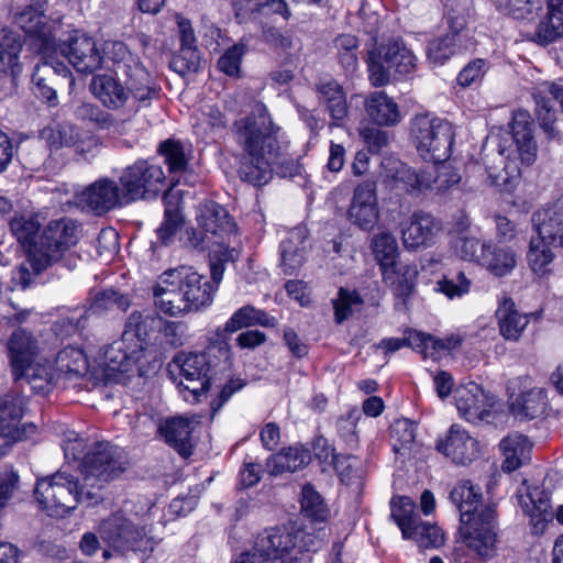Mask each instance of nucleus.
<instances>
[{
	"label": "nucleus",
	"instance_id": "f257e3e1",
	"mask_svg": "<svg viewBox=\"0 0 563 563\" xmlns=\"http://www.w3.org/2000/svg\"><path fill=\"white\" fill-rule=\"evenodd\" d=\"M232 134L243 151L239 167L243 181L265 185L272 178L274 166L283 177L298 174V163L288 155L289 142L263 103H256L249 114L236 120Z\"/></svg>",
	"mask_w": 563,
	"mask_h": 563
},
{
	"label": "nucleus",
	"instance_id": "f03ea898",
	"mask_svg": "<svg viewBox=\"0 0 563 563\" xmlns=\"http://www.w3.org/2000/svg\"><path fill=\"white\" fill-rule=\"evenodd\" d=\"M207 341L203 352L183 354L175 358L179 367V386L188 390L195 400L208 391L219 373L230 367V354L224 342L212 340L210 333Z\"/></svg>",
	"mask_w": 563,
	"mask_h": 563
},
{
	"label": "nucleus",
	"instance_id": "7ed1b4c3",
	"mask_svg": "<svg viewBox=\"0 0 563 563\" xmlns=\"http://www.w3.org/2000/svg\"><path fill=\"white\" fill-rule=\"evenodd\" d=\"M89 486L79 485L70 474L59 471L52 476L37 478V504L51 517H63L74 510L79 503L92 504L99 496L88 489Z\"/></svg>",
	"mask_w": 563,
	"mask_h": 563
},
{
	"label": "nucleus",
	"instance_id": "20e7f679",
	"mask_svg": "<svg viewBox=\"0 0 563 563\" xmlns=\"http://www.w3.org/2000/svg\"><path fill=\"white\" fill-rule=\"evenodd\" d=\"M40 18L37 12V54H42L43 58L54 59L60 52L82 74H92L102 67L103 57L91 37L77 34L60 46L55 40L52 26L46 27Z\"/></svg>",
	"mask_w": 563,
	"mask_h": 563
},
{
	"label": "nucleus",
	"instance_id": "39448f33",
	"mask_svg": "<svg viewBox=\"0 0 563 563\" xmlns=\"http://www.w3.org/2000/svg\"><path fill=\"white\" fill-rule=\"evenodd\" d=\"M372 250L383 282L391 288L395 297L405 306L416 287L418 276L416 265L397 263L399 249L396 238L390 232L375 234L372 239Z\"/></svg>",
	"mask_w": 563,
	"mask_h": 563
},
{
	"label": "nucleus",
	"instance_id": "423d86ee",
	"mask_svg": "<svg viewBox=\"0 0 563 563\" xmlns=\"http://www.w3.org/2000/svg\"><path fill=\"white\" fill-rule=\"evenodd\" d=\"M410 135L424 161L441 163L450 157L454 130L448 120L431 113L417 114L410 123Z\"/></svg>",
	"mask_w": 563,
	"mask_h": 563
},
{
	"label": "nucleus",
	"instance_id": "0eeeda50",
	"mask_svg": "<svg viewBox=\"0 0 563 563\" xmlns=\"http://www.w3.org/2000/svg\"><path fill=\"white\" fill-rule=\"evenodd\" d=\"M129 466L125 452L107 441L93 442L79 465L82 481L91 489H102L119 479Z\"/></svg>",
	"mask_w": 563,
	"mask_h": 563
},
{
	"label": "nucleus",
	"instance_id": "6e6552de",
	"mask_svg": "<svg viewBox=\"0 0 563 563\" xmlns=\"http://www.w3.org/2000/svg\"><path fill=\"white\" fill-rule=\"evenodd\" d=\"M459 541L481 560L494 558L498 550V529L495 509L486 506L481 512H462L459 528Z\"/></svg>",
	"mask_w": 563,
	"mask_h": 563
},
{
	"label": "nucleus",
	"instance_id": "1a4fd4ad",
	"mask_svg": "<svg viewBox=\"0 0 563 563\" xmlns=\"http://www.w3.org/2000/svg\"><path fill=\"white\" fill-rule=\"evenodd\" d=\"M391 70L395 75L409 77L417 70V57L400 41H391L372 53L368 60L369 79L373 86L383 87L390 80Z\"/></svg>",
	"mask_w": 563,
	"mask_h": 563
},
{
	"label": "nucleus",
	"instance_id": "9d476101",
	"mask_svg": "<svg viewBox=\"0 0 563 563\" xmlns=\"http://www.w3.org/2000/svg\"><path fill=\"white\" fill-rule=\"evenodd\" d=\"M165 173L161 165L150 159H137L125 167L120 176L125 201L151 199L158 196L165 186Z\"/></svg>",
	"mask_w": 563,
	"mask_h": 563
},
{
	"label": "nucleus",
	"instance_id": "9b49d317",
	"mask_svg": "<svg viewBox=\"0 0 563 563\" xmlns=\"http://www.w3.org/2000/svg\"><path fill=\"white\" fill-rule=\"evenodd\" d=\"M130 307V299L113 289L96 292L88 307H77L68 316L59 318L53 330L57 336H68L86 327L90 314H102L114 309L125 311Z\"/></svg>",
	"mask_w": 563,
	"mask_h": 563
},
{
	"label": "nucleus",
	"instance_id": "f8f14e48",
	"mask_svg": "<svg viewBox=\"0 0 563 563\" xmlns=\"http://www.w3.org/2000/svg\"><path fill=\"white\" fill-rule=\"evenodd\" d=\"M78 240V227L70 219L54 220L44 230L37 246V274L57 263Z\"/></svg>",
	"mask_w": 563,
	"mask_h": 563
},
{
	"label": "nucleus",
	"instance_id": "ddd939ff",
	"mask_svg": "<svg viewBox=\"0 0 563 563\" xmlns=\"http://www.w3.org/2000/svg\"><path fill=\"white\" fill-rule=\"evenodd\" d=\"M100 536L113 551L125 554L130 551L146 550L150 539L144 530L129 519L112 515L100 525Z\"/></svg>",
	"mask_w": 563,
	"mask_h": 563
},
{
	"label": "nucleus",
	"instance_id": "4468645a",
	"mask_svg": "<svg viewBox=\"0 0 563 563\" xmlns=\"http://www.w3.org/2000/svg\"><path fill=\"white\" fill-rule=\"evenodd\" d=\"M88 371V358L85 352L77 346H66L60 350L55 358L54 366L37 364V380H44V385L37 384V396H46L51 393L53 384L60 375L81 376Z\"/></svg>",
	"mask_w": 563,
	"mask_h": 563
},
{
	"label": "nucleus",
	"instance_id": "2eb2a0df",
	"mask_svg": "<svg viewBox=\"0 0 563 563\" xmlns=\"http://www.w3.org/2000/svg\"><path fill=\"white\" fill-rule=\"evenodd\" d=\"M305 539H311L309 534L302 531H295L287 527L266 528L254 536L253 541L258 551V558H263L265 563L279 561L282 558L296 551V545L303 542Z\"/></svg>",
	"mask_w": 563,
	"mask_h": 563
},
{
	"label": "nucleus",
	"instance_id": "dca6fc26",
	"mask_svg": "<svg viewBox=\"0 0 563 563\" xmlns=\"http://www.w3.org/2000/svg\"><path fill=\"white\" fill-rule=\"evenodd\" d=\"M379 178L390 190H401L417 195L428 190V176L424 169H416L394 156L382 159Z\"/></svg>",
	"mask_w": 563,
	"mask_h": 563
},
{
	"label": "nucleus",
	"instance_id": "f3484780",
	"mask_svg": "<svg viewBox=\"0 0 563 563\" xmlns=\"http://www.w3.org/2000/svg\"><path fill=\"white\" fill-rule=\"evenodd\" d=\"M129 338L130 334L121 335L119 340L106 346L102 358L104 369L109 375L114 373H133L134 371L140 376L143 375L140 362L145 353L142 352L140 344L130 342Z\"/></svg>",
	"mask_w": 563,
	"mask_h": 563
},
{
	"label": "nucleus",
	"instance_id": "a211bd4d",
	"mask_svg": "<svg viewBox=\"0 0 563 563\" xmlns=\"http://www.w3.org/2000/svg\"><path fill=\"white\" fill-rule=\"evenodd\" d=\"M153 298L155 308L166 316L180 317L192 312L173 268L159 276L158 283L153 288Z\"/></svg>",
	"mask_w": 563,
	"mask_h": 563
},
{
	"label": "nucleus",
	"instance_id": "6ab92c4d",
	"mask_svg": "<svg viewBox=\"0 0 563 563\" xmlns=\"http://www.w3.org/2000/svg\"><path fill=\"white\" fill-rule=\"evenodd\" d=\"M454 401L460 415L470 422L489 417L494 406L493 397L475 382L459 385L454 391Z\"/></svg>",
	"mask_w": 563,
	"mask_h": 563
},
{
	"label": "nucleus",
	"instance_id": "aec40b11",
	"mask_svg": "<svg viewBox=\"0 0 563 563\" xmlns=\"http://www.w3.org/2000/svg\"><path fill=\"white\" fill-rule=\"evenodd\" d=\"M199 423L196 416H174L161 419L157 424V435L184 457L192 454L191 434Z\"/></svg>",
	"mask_w": 563,
	"mask_h": 563
},
{
	"label": "nucleus",
	"instance_id": "412c9836",
	"mask_svg": "<svg viewBox=\"0 0 563 563\" xmlns=\"http://www.w3.org/2000/svg\"><path fill=\"white\" fill-rule=\"evenodd\" d=\"M84 208H88L98 214L108 212L117 207L130 203L125 201L124 189L109 178L96 180L79 196Z\"/></svg>",
	"mask_w": 563,
	"mask_h": 563
},
{
	"label": "nucleus",
	"instance_id": "4be33fe9",
	"mask_svg": "<svg viewBox=\"0 0 563 563\" xmlns=\"http://www.w3.org/2000/svg\"><path fill=\"white\" fill-rule=\"evenodd\" d=\"M350 220L362 230H372L379 220L376 185L366 180L354 189L353 199L349 208Z\"/></svg>",
	"mask_w": 563,
	"mask_h": 563
},
{
	"label": "nucleus",
	"instance_id": "5701e85b",
	"mask_svg": "<svg viewBox=\"0 0 563 563\" xmlns=\"http://www.w3.org/2000/svg\"><path fill=\"white\" fill-rule=\"evenodd\" d=\"M173 271L192 312L211 305L216 287L205 276L190 266H179Z\"/></svg>",
	"mask_w": 563,
	"mask_h": 563
},
{
	"label": "nucleus",
	"instance_id": "b1692460",
	"mask_svg": "<svg viewBox=\"0 0 563 563\" xmlns=\"http://www.w3.org/2000/svg\"><path fill=\"white\" fill-rule=\"evenodd\" d=\"M277 324L278 321L275 317L268 316L264 310L257 309L254 306L245 305L238 309L223 327H218L210 334L212 340L221 343L223 341L225 347L230 351V335L232 333L253 325L275 328Z\"/></svg>",
	"mask_w": 563,
	"mask_h": 563
},
{
	"label": "nucleus",
	"instance_id": "393cba45",
	"mask_svg": "<svg viewBox=\"0 0 563 563\" xmlns=\"http://www.w3.org/2000/svg\"><path fill=\"white\" fill-rule=\"evenodd\" d=\"M8 349L14 382L31 383V378L35 376V374H29L35 361V341L32 334L26 333L23 329L14 331L9 340Z\"/></svg>",
	"mask_w": 563,
	"mask_h": 563
},
{
	"label": "nucleus",
	"instance_id": "a878e982",
	"mask_svg": "<svg viewBox=\"0 0 563 563\" xmlns=\"http://www.w3.org/2000/svg\"><path fill=\"white\" fill-rule=\"evenodd\" d=\"M437 450L451 459L455 464L466 465L479 455V446L476 439L466 430L453 424L446 438L437 442Z\"/></svg>",
	"mask_w": 563,
	"mask_h": 563
},
{
	"label": "nucleus",
	"instance_id": "bb28decb",
	"mask_svg": "<svg viewBox=\"0 0 563 563\" xmlns=\"http://www.w3.org/2000/svg\"><path fill=\"white\" fill-rule=\"evenodd\" d=\"M196 220L206 236L210 235L213 240L230 239L235 233L236 225L229 212L216 201L200 203Z\"/></svg>",
	"mask_w": 563,
	"mask_h": 563
},
{
	"label": "nucleus",
	"instance_id": "cd10ccee",
	"mask_svg": "<svg viewBox=\"0 0 563 563\" xmlns=\"http://www.w3.org/2000/svg\"><path fill=\"white\" fill-rule=\"evenodd\" d=\"M440 229V222L430 213L415 212L409 221L402 225V244L407 250L428 246L433 242Z\"/></svg>",
	"mask_w": 563,
	"mask_h": 563
},
{
	"label": "nucleus",
	"instance_id": "c85d7f7f",
	"mask_svg": "<svg viewBox=\"0 0 563 563\" xmlns=\"http://www.w3.org/2000/svg\"><path fill=\"white\" fill-rule=\"evenodd\" d=\"M518 496L519 503L523 511L531 518L532 525L536 529L542 530L554 516L547 489L539 486L532 489L519 488Z\"/></svg>",
	"mask_w": 563,
	"mask_h": 563
},
{
	"label": "nucleus",
	"instance_id": "c756f323",
	"mask_svg": "<svg viewBox=\"0 0 563 563\" xmlns=\"http://www.w3.org/2000/svg\"><path fill=\"white\" fill-rule=\"evenodd\" d=\"M532 222L539 236L553 247H563V199L536 212Z\"/></svg>",
	"mask_w": 563,
	"mask_h": 563
},
{
	"label": "nucleus",
	"instance_id": "7c9ffc66",
	"mask_svg": "<svg viewBox=\"0 0 563 563\" xmlns=\"http://www.w3.org/2000/svg\"><path fill=\"white\" fill-rule=\"evenodd\" d=\"M533 120L526 110H518L512 115L511 134L521 162L531 165L537 157V144L533 139Z\"/></svg>",
	"mask_w": 563,
	"mask_h": 563
},
{
	"label": "nucleus",
	"instance_id": "2f4dec72",
	"mask_svg": "<svg viewBox=\"0 0 563 563\" xmlns=\"http://www.w3.org/2000/svg\"><path fill=\"white\" fill-rule=\"evenodd\" d=\"M90 89L93 96L108 109H120L129 100L128 85H123L117 75L95 76Z\"/></svg>",
	"mask_w": 563,
	"mask_h": 563
},
{
	"label": "nucleus",
	"instance_id": "473e14b6",
	"mask_svg": "<svg viewBox=\"0 0 563 563\" xmlns=\"http://www.w3.org/2000/svg\"><path fill=\"white\" fill-rule=\"evenodd\" d=\"M496 319L500 335L510 342H518L530 322L529 314L520 312L510 298L499 302Z\"/></svg>",
	"mask_w": 563,
	"mask_h": 563
},
{
	"label": "nucleus",
	"instance_id": "72a5a7b5",
	"mask_svg": "<svg viewBox=\"0 0 563 563\" xmlns=\"http://www.w3.org/2000/svg\"><path fill=\"white\" fill-rule=\"evenodd\" d=\"M23 411L19 401L3 400L0 404V457L7 454L11 445L19 441L22 432L19 428Z\"/></svg>",
	"mask_w": 563,
	"mask_h": 563
},
{
	"label": "nucleus",
	"instance_id": "f704fd0d",
	"mask_svg": "<svg viewBox=\"0 0 563 563\" xmlns=\"http://www.w3.org/2000/svg\"><path fill=\"white\" fill-rule=\"evenodd\" d=\"M478 264L494 276L503 277L510 274L517 265V254L507 246L492 242H483Z\"/></svg>",
	"mask_w": 563,
	"mask_h": 563
},
{
	"label": "nucleus",
	"instance_id": "c9c22d12",
	"mask_svg": "<svg viewBox=\"0 0 563 563\" xmlns=\"http://www.w3.org/2000/svg\"><path fill=\"white\" fill-rule=\"evenodd\" d=\"M307 253V229H291L280 243L282 263L286 274H292L302 265Z\"/></svg>",
	"mask_w": 563,
	"mask_h": 563
},
{
	"label": "nucleus",
	"instance_id": "e433bc0d",
	"mask_svg": "<svg viewBox=\"0 0 563 563\" xmlns=\"http://www.w3.org/2000/svg\"><path fill=\"white\" fill-rule=\"evenodd\" d=\"M532 97L537 104L538 118L541 126L548 133H552V123L554 121V110L552 100H556L563 110V86L550 82H542L534 87Z\"/></svg>",
	"mask_w": 563,
	"mask_h": 563
},
{
	"label": "nucleus",
	"instance_id": "4c0bfd02",
	"mask_svg": "<svg viewBox=\"0 0 563 563\" xmlns=\"http://www.w3.org/2000/svg\"><path fill=\"white\" fill-rule=\"evenodd\" d=\"M310 461L311 454L308 449L302 445L289 446L268 457L266 470L271 475L277 476L294 473L308 465Z\"/></svg>",
	"mask_w": 563,
	"mask_h": 563
},
{
	"label": "nucleus",
	"instance_id": "58836bf2",
	"mask_svg": "<svg viewBox=\"0 0 563 563\" xmlns=\"http://www.w3.org/2000/svg\"><path fill=\"white\" fill-rule=\"evenodd\" d=\"M371 120L382 126L396 125L401 120L398 104L384 91L372 92L365 101Z\"/></svg>",
	"mask_w": 563,
	"mask_h": 563
},
{
	"label": "nucleus",
	"instance_id": "ea45409f",
	"mask_svg": "<svg viewBox=\"0 0 563 563\" xmlns=\"http://www.w3.org/2000/svg\"><path fill=\"white\" fill-rule=\"evenodd\" d=\"M318 99L323 103L331 118L342 121L347 115L346 97L342 86L333 78H322L316 84Z\"/></svg>",
	"mask_w": 563,
	"mask_h": 563
},
{
	"label": "nucleus",
	"instance_id": "a19ab883",
	"mask_svg": "<svg viewBox=\"0 0 563 563\" xmlns=\"http://www.w3.org/2000/svg\"><path fill=\"white\" fill-rule=\"evenodd\" d=\"M531 442L520 433H511L505 437L499 449L505 457L503 470L505 472H514L530 460Z\"/></svg>",
	"mask_w": 563,
	"mask_h": 563
},
{
	"label": "nucleus",
	"instance_id": "79ce46f5",
	"mask_svg": "<svg viewBox=\"0 0 563 563\" xmlns=\"http://www.w3.org/2000/svg\"><path fill=\"white\" fill-rule=\"evenodd\" d=\"M161 322L162 317L157 314L148 311H133L126 319L122 335L130 334L129 341L140 344L142 352L145 353L150 334Z\"/></svg>",
	"mask_w": 563,
	"mask_h": 563
},
{
	"label": "nucleus",
	"instance_id": "37998d69",
	"mask_svg": "<svg viewBox=\"0 0 563 563\" xmlns=\"http://www.w3.org/2000/svg\"><path fill=\"white\" fill-rule=\"evenodd\" d=\"M547 16L539 23L536 41L547 45L563 37V0H547Z\"/></svg>",
	"mask_w": 563,
	"mask_h": 563
},
{
	"label": "nucleus",
	"instance_id": "c03bdc74",
	"mask_svg": "<svg viewBox=\"0 0 563 563\" xmlns=\"http://www.w3.org/2000/svg\"><path fill=\"white\" fill-rule=\"evenodd\" d=\"M165 206V218L161 227L157 229L158 240L164 245H168L183 224V217L180 214V197L178 192L168 190L163 196Z\"/></svg>",
	"mask_w": 563,
	"mask_h": 563
},
{
	"label": "nucleus",
	"instance_id": "a18cd8bd",
	"mask_svg": "<svg viewBox=\"0 0 563 563\" xmlns=\"http://www.w3.org/2000/svg\"><path fill=\"white\" fill-rule=\"evenodd\" d=\"M554 249L547 240L537 234L529 242L527 263L538 276H547L551 273L550 265L555 258Z\"/></svg>",
	"mask_w": 563,
	"mask_h": 563
},
{
	"label": "nucleus",
	"instance_id": "49530a36",
	"mask_svg": "<svg viewBox=\"0 0 563 563\" xmlns=\"http://www.w3.org/2000/svg\"><path fill=\"white\" fill-rule=\"evenodd\" d=\"M390 506V517L401 530L402 538L412 537V529L421 521L415 501L409 497H398L391 499Z\"/></svg>",
	"mask_w": 563,
	"mask_h": 563
},
{
	"label": "nucleus",
	"instance_id": "de8ad7c7",
	"mask_svg": "<svg viewBox=\"0 0 563 563\" xmlns=\"http://www.w3.org/2000/svg\"><path fill=\"white\" fill-rule=\"evenodd\" d=\"M102 52L103 64L111 68L117 76L120 74L124 76L132 65L139 63L121 41H106Z\"/></svg>",
	"mask_w": 563,
	"mask_h": 563
},
{
	"label": "nucleus",
	"instance_id": "09e8293b",
	"mask_svg": "<svg viewBox=\"0 0 563 563\" xmlns=\"http://www.w3.org/2000/svg\"><path fill=\"white\" fill-rule=\"evenodd\" d=\"M22 44L21 35L0 26V73H14Z\"/></svg>",
	"mask_w": 563,
	"mask_h": 563
},
{
	"label": "nucleus",
	"instance_id": "8fccbe9b",
	"mask_svg": "<svg viewBox=\"0 0 563 563\" xmlns=\"http://www.w3.org/2000/svg\"><path fill=\"white\" fill-rule=\"evenodd\" d=\"M78 135L77 128L69 122H53L41 131V139L51 150L75 145Z\"/></svg>",
	"mask_w": 563,
	"mask_h": 563
},
{
	"label": "nucleus",
	"instance_id": "3c124183",
	"mask_svg": "<svg viewBox=\"0 0 563 563\" xmlns=\"http://www.w3.org/2000/svg\"><path fill=\"white\" fill-rule=\"evenodd\" d=\"M481 497L479 488L468 481L461 482L454 486L451 490L450 498L460 510V520L462 519L463 511L472 515L481 512V509L477 508Z\"/></svg>",
	"mask_w": 563,
	"mask_h": 563
},
{
	"label": "nucleus",
	"instance_id": "603ef678",
	"mask_svg": "<svg viewBox=\"0 0 563 563\" xmlns=\"http://www.w3.org/2000/svg\"><path fill=\"white\" fill-rule=\"evenodd\" d=\"M428 176V190L444 194L461 181L460 173L451 165H440L424 168Z\"/></svg>",
	"mask_w": 563,
	"mask_h": 563
},
{
	"label": "nucleus",
	"instance_id": "864d4df0",
	"mask_svg": "<svg viewBox=\"0 0 563 563\" xmlns=\"http://www.w3.org/2000/svg\"><path fill=\"white\" fill-rule=\"evenodd\" d=\"M76 114L79 119L90 121L100 129L112 130L117 133H122L128 123V121L115 120L113 115L91 103H82L77 108Z\"/></svg>",
	"mask_w": 563,
	"mask_h": 563
},
{
	"label": "nucleus",
	"instance_id": "5fc2aeb1",
	"mask_svg": "<svg viewBox=\"0 0 563 563\" xmlns=\"http://www.w3.org/2000/svg\"><path fill=\"white\" fill-rule=\"evenodd\" d=\"M514 406L517 408V415L527 419H534L545 410L547 393L543 388H532L521 394Z\"/></svg>",
	"mask_w": 563,
	"mask_h": 563
},
{
	"label": "nucleus",
	"instance_id": "6e6d98bb",
	"mask_svg": "<svg viewBox=\"0 0 563 563\" xmlns=\"http://www.w3.org/2000/svg\"><path fill=\"white\" fill-rule=\"evenodd\" d=\"M496 9L518 20H532L541 10L540 0H493Z\"/></svg>",
	"mask_w": 563,
	"mask_h": 563
},
{
	"label": "nucleus",
	"instance_id": "4d7b16f0",
	"mask_svg": "<svg viewBox=\"0 0 563 563\" xmlns=\"http://www.w3.org/2000/svg\"><path fill=\"white\" fill-rule=\"evenodd\" d=\"M158 153L164 157L172 174L187 170L189 157L181 142L166 140L159 144Z\"/></svg>",
	"mask_w": 563,
	"mask_h": 563
},
{
	"label": "nucleus",
	"instance_id": "13d9d810",
	"mask_svg": "<svg viewBox=\"0 0 563 563\" xmlns=\"http://www.w3.org/2000/svg\"><path fill=\"white\" fill-rule=\"evenodd\" d=\"M460 51L461 41L456 40L453 35L444 34L429 43L427 56L432 64L443 65Z\"/></svg>",
	"mask_w": 563,
	"mask_h": 563
},
{
	"label": "nucleus",
	"instance_id": "bf43d9fd",
	"mask_svg": "<svg viewBox=\"0 0 563 563\" xmlns=\"http://www.w3.org/2000/svg\"><path fill=\"white\" fill-rule=\"evenodd\" d=\"M10 228L25 254H35V216L15 217L11 220Z\"/></svg>",
	"mask_w": 563,
	"mask_h": 563
},
{
	"label": "nucleus",
	"instance_id": "052dcab7",
	"mask_svg": "<svg viewBox=\"0 0 563 563\" xmlns=\"http://www.w3.org/2000/svg\"><path fill=\"white\" fill-rule=\"evenodd\" d=\"M407 540H413L420 549H437L444 544V533L437 525L421 520Z\"/></svg>",
	"mask_w": 563,
	"mask_h": 563
},
{
	"label": "nucleus",
	"instance_id": "680f3d73",
	"mask_svg": "<svg viewBox=\"0 0 563 563\" xmlns=\"http://www.w3.org/2000/svg\"><path fill=\"white\" fill-rule=\"evenodd\" d=\"M213 242L217 244V249L213 250L210 254V271L212 282L218 285L223 277L224 264L229 262H235L238 260L239 253L235 249L224 246V240L217 239Z\"/></svg>",
	"mask_w": 563,
	"mask_h": 563
},
{
	"label": "nucleus",
	"instance_id": "e2e57ef3",
	"mask_svg": "<svg viewBox=\"0 0 563 563\" xmlns=\"http://www.w3.org/2000/svg\"><path fill=\"white\" fill-rule=\"evenodd\" d=\"M363 303V299L356 290H349L341 287L338 297L333 299L334 317L338 323L349 319L354 310Z\"/></svg>",
	"mask_w": 563,
	"mask_h": 563
},
{
	"label": "nucleus",
	"instance_id": "0e129e2a",
	"mask_svg": "<svg viewBox=\"0 0 563 563\" xmlns=\"http://www.w3.org/2000/svg\"><path fill=\"white\" fill-rule=\"evenodd\" d=\"M301 495V508L306 516L317 521H324L329 510L319 493L312 486L305 485Z\"/></svg>",
	"mask_w": 563,
	"mask_h": 563
},
{
	"label": "nucleus",
	"instance_id": "69168bd1",
	"mask_svg": "<svg viewBox=\"0 0 563 563\" xmlns=\"http://www.w3.org/2000/svg\"><path fill=\"white\" fill-rule=\"evenodd\" d=\"M416 429L417 426L413 421L406 418L397 419L390 426V435L396 441L394 449L399 451L411 446L415 442Z\"/></svg>",
	"mask_w": 563,
	"mask_h": 563
},
{
	"label": "nucleus",
	"instance_id": "338daca9",
	"mask_svg": "<svg viewBox=\"0 0 563 563\" xmlns=\"http://www.w3.org/2000/svg\"><path fill=\"white\" fill-rule=\"evenodd\" d=\"M409 347L432 358H437L443 352L442 339L416 330L409 339Z\"/></svg>",
	"mask_w": 563,
	"mask_h": 563
},
{
	"label": "nucleus",
	"instance_id": "774afa93",
	"mask_svg": "<svg viewBox=\"0 0 563 563\" xmlns=\"http://www.w3.org/2000/svg\"><path fill=\"white\" fill-rule=\"evenodd\" d=\"M172 68L180 75L195 73L200 65V54L197 46L180 47V52L172 60Z\"/></svg>",
	"mask_w": 563,
	"mask_h": 563
}]
</instances>
